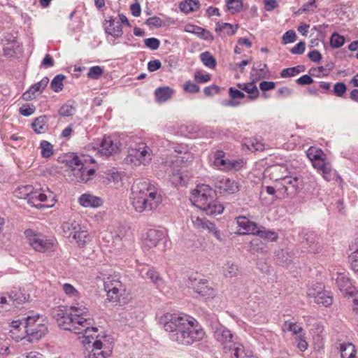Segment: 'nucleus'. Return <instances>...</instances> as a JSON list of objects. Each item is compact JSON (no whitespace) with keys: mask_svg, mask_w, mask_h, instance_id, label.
<instances>
[{"mask_svg":"<svg viewBox=\"0 0 358 358\" xmlns=\"http://www.w3.org/2000/svg\"><path fill=\"white\" fill-rule=\"evenodd\" d=\"M191 287L195 292H196L201 297L208 299H213L215 296L214 289L209 285L208 282L206 279H192Z\"/></svg>","mask_w":358,"mask_h":358,"instance_id":"10","label":"nucleus"},{"mask_svg":"<svg viewBox=\"0 0 358 358\" xmlns=\"http://www.w3.org/2000/svg\"><path fill=\"white\" fill-rule=\"evenodd\" d=\"M152 156L151 149L145 143L141 142L129 149L125 160L134 166H145L151 162Z\"/></svg>","mask_w":358,"mask_h":358,"instance_id":"6","label":"nucleus"},{"mask_svg":"<svg viewBox=\"0 0 358 358\" xmlns=\"http://www.w3.org/2000/svg\"><path fill=\"white\" fill-rule=\"evenodd\" d=\"M33 189L34 188L31 185L22 186L16 189L14 192V194L16 197L19 199H27L29 201V199Z\"/></svg>","mask_w":358,"mask_h":358,"instance_id":"41","label":"nucleus"},{"mask_svg":"<svg viewBox=\"0 0 358 358\" xmlns=\"http://www.w3.org/2000/svg\"><path fill=\"white\" fill-rule=\"evenodd\" d=\"M307 157L309 158V159L311 162H313L314 160L318 159L322 157L324 155L323 152L321 149L315 148V147H310L307 152H306Z\"/></svg>","mask_w":358,"mask_h":358,"instance_id":"52","label":"nucleus"},{"mask_svg":"<svg viewBox=\"0 0 358 358\" xmlns=\"http://www.w3.org/2000/svg\"><path fill=\"white\" fill-rule=\"evenodd\" d=\"M80 227L81 226L79 222L76 220L64 222L62 224L63 232L69 236L76 234Z\"/></svg>","mask_w":358,"mask_h":358,"instance_id":"32","label":"nucleus"},{"mask_svg":"<svg viewBox=\"0 0 358 358\" xmlns=\"http://www.w3.org/2000/svg\"><path fill=\"white\" fill-rule=\"evenodd\" d=\"M222 272L224 275L229 278L237 277L241 273L238 265L230 261L224 264Z\"/></svg>","mask_w":358,"mask_h":358,"instance_id":"30","label":"nucleus"},{"mask_svg":"<svg viewBox=\"0 0 358 358\" xmlns=\"http://www.w3.org/2000/svg\"><path fill=\"white\" fill-rule=\"evenodd\" d=\"M62 289L70 297L78 296L79 294L78 291L69 283H64L62 285Z\"/></svg>","mask_w":358,"mask_h":358,"instance_id":"60","label":"nucleus"},{"mask_svg":"<svg viewBox=\"0 0 358 358\" xmlns=\"http://www.w3.org/2000/svg\"><path fill=\"white\" fill-rule=\"evenodd\" d=\"M184 30L186 32L194 34L206 41H213L214 38L210 31L196 25L188 24L185 27Z\"/></svg>","mask_w":358,"mask_h":358,"instance_id":"24","label":"nucleus"},{"mask_svg":"<svg viewBox=\"0 0 358 358\" xmlns=\"http://www.w3.org/2000/svg\"><path fill=\"white\" fill-rule=\"evenodd\" d=\"M102 342L96 340L94 342V348L92 350V353L90 355V358H107L110 356L111 351L110 350L103 351L101 350Z\"/></svg>","mask_w":358,"mask_h":358,"instance_id":"29","label":"nucleus"},{"mask_svg":"<svg viewBox=\"0 0 358 358\" xmlns=\"http://www.w3.org/2000/svg\"><path fill=\"white\" fill-rule=\"evenodd\" d=\"M78 203L84 208H98L103 204V199L90 193H85L78 198Z\"/></svg>","mask_w":358,"mask_h":358,"instance_id":"22","label":"nucleus"},{"mask_svg":"<svg viewBox=\"0 0 358 358\" xmlns=\"http://www.w3.org/2000/svg\"><path fill=\"white\" fill-rule=\"evenodd\" d=\"M159 322L169 333L170 338L179 344L192 345L204 336V331L198 322L186 314L166 313L159 317Z\"/></svg>","mask_w":358,"mask_h":358,"instance_id":"1","label":"nucleus"},{"mask_svg":"<svg viewBox=\"0 0 358 358\" xmlns=\"http://www.w3.org/2000/svg\"><path fill=\"white\" fill-rule=\"evenodd\" d=\"M271 173L273 177H275V180H284L287 177L288 170L284 166L275 165L271 167Z\"/></svg>","mask_w":358,"mask_h":358,"instance_id":"44","label":"nucleus"},{"mask_svg":"<svg viewBox=\"0 0 358 358\" xmlns=\"http://www.w3.org/2000/svg\"><path fill=\"white\" fill-rule=\"evenodd\" d=\"M341 358H353L357 356L355 346L350 342H344L339 345Z\"/></svg>","mask_w":358,"mask_h":358,"instance_id":"27","label":"nucleus"},{"mask_svg":"<svg viewBox=\"0 0 358 358\" xmlns=\"http://www.w3.org/2000/svg\"><path fill=\"white\" fill-rule=\"evenodd\" d=\"M92 324H87V328L85 330H81L80 332H73L74 334H83L85 337L84 343H90L92 342L91 338H94V336H96V333L98 331V329L96 327H92Z\"/></svg>","mask_w":358,"mask_h":358,"instance_id":"40","label":"nucleus"},{"mask_svg":"<svg viewBox=\"0 0 358 358\" xmlns=\"http://www.w3.org/2000/svg\"><path fill=\"white\" fill-rule=\"evenodd\" d=\"M214 337L223 347L225 352L233 353L241 343L236 341L234 336L225 327L218 324L214 328Z\"/></svg>","mask_w":358,"mask_h":358,"instance_id":"8","label":"nucleus"},{"mask_svg":"<svg viewBox=\"0 0 358 358\" xmlns=\"http://www.w3.org/2000/svg\"><path fill=\"white\" fill-rule=\"evenodd\" d=\"M305 71V67L303 65H298L294 67L287 68L282 70L280 76L282 78H288L295 76L299 74L301 72Z\"/></svg>","mask_w":358,"mask_h":358,"instance_id":"43","label":"nucleus"},{"mask_svg":"<svg viewBox=\"0 0 358 358\" xmlns=\"http://www.w3.org/2000/svg\"><path fill=\"white\" fill-rule=\"evenodd\" d=\"M103 73V69L99 66H94L89 69L87 76L92 79H98Z\"/></svg>","mask_w":358,"mask_h":358,"instance_id":"56","label":"nucleus"},{"mask_svg":"<svg viewBox=\"0 0 358 358\" xmlns=\"http://www.w3.org/2000/svg\"><path fill=\"white\" fill-rule=\"evenodd\" d=\"M232 354L235 358H257L253 355L251 351H246L242 344L241 346L236 347Z\"/></svg>","mask_w":358,"mask_h":358,"instance_id":"49","label":"nucleus"},{"mask_svg":"<svg viewBox=\"0 0 358 358\" xmlns=\"http://www.w3.org/2000/svg\"><path fill=\"white\" fill-rule=\"evenodd\" d=\"M104 289H110L113 287H122V284L117 275H110L103 279Z\"/></svg>","mask_w":358,"mask_h":358,"instance_id":"48","label":"nucleus"},{"mask_svg":"<svg viewBox=\"0 0 358 358\" xmlns=\"http://www.w3.org/2000/svg\"><path fill=\"white\" fill-rule=\"evenodd\" d=\"M41 155L44 158H49L51 157L53 152V147L50 143L46 141H42L41 143Z\"/></svg>","mask_w":358,"mask_h":358,"instance_id":"50","label":"nucleus"},{"mask_svg":"<svg viewBox=\"0 0 358 358\" xmlns=\"http://www.w3.org/2000/svg\"><path fill=\"white\" fill-rule=\"evenodd\" d=\"M275 259L282 266H288L292 262V255L287 250L280 249L275 252Z\"/></svg>","mask_w":358,"mask_h":358,"instance_id":"31","label":"nucleus"},{"mask_svg":"<svg viewBox=\"0 0 358 358\" xmlns=\"http://www.w3.org/2000/svg\"><path fill=\"white\" fill-rule=\"evenodd\" d=\"M108 22L109 25L105 28L106 33L116 38L120 37L122 35L121 24L115 20H110Z\"/></svg>","mask_w":358,"mask_h":358,"instance_id":"34","label":"nucleus"},{"mask_svg":"<svg viewBox=\"0 0 358 358\" xmlns=\"http://www.w3.org/2000/svg\"><path fill=\"white\" fill-rule=\"evenodd\" d=\"M255 235L258 236L261 238L267 239L271 241H276L278 238V234L275 231L266 230L265 227L262 226L258 227Z\"/></svg>","mask_w":358,"mask_h":358,"instance_id":"35","label":"nucleus"},{"mask_svg":"<svg viewBox=\"0 0 358 358\" xmlns=\"http://www.w3.org/2000/svg\"><path fill=\"white\" fill-rule=\"evenodd\" d=\"M107 292L108 299L112 301H118L122 292L124 291L123 286L115 287L110 289H105Z\"/></svg>","mask_w":358,"mask_h":358,"instance_id":"45","label":"nucleus"},{"mask_svg":"<svg viewBox=\"0 0 358 358\" xmlns=\"http://www.w3.org/2000/svg\"><path fill=\"white\" fill-rule=\"evenodd\" d=\"M9 299L10 301H12L13 302H16L17 303H21L22 302H24L27 300V296L23 294L22 292H11L9 295Z\"/></svg>","mask_w":358,"mask_h":358,"instance_id":"62","label":"nucleus"},{"mask_svg":"<svg viewBox=\"0 0 358 358\" xmlns=\"http://www.w3.org/2000/svg\"><path fill=\"white\" fill-rule=\"evenodd\" d=\"M338 97L346 98L348 96L354 101H358V91H333Z\"/></svg>","mask_w":358,"mask_h":358,"instance_id":"54","label":"nucleus"},{"mask_svg":"<svg viewBox=\"0 0 358 358\" xmlns=\"http://www.w3.org/2000/svg\"><path fill=\"white\" fill-rule=\"evenodd\" d=\"M308 296L314 299V302L318 305L328 307L333 303V296L330 292L322 289L320 287L317 290L314 287H310L307 292Z\"/></svg>","mask_w":358,"mask_h":358,"instance_id":"11","label":"nucleus"},{"mask_svg":"<svg viewBox=\"0 0 358 358\" xmlns=\"http://www.w3.org/2000/svg\"><path fill=\"white\" fill-rule=\"evenodd\" d=\"M246 145L251 151H259L264 149V145L256 139L248 141Z\"/></svg>","mask_w":358,"mask_h":358,"instance_id":"63","label":"nucleus"},{"mask_svg":"<svg viewBox=\"0 0 358 358\" xmlns=\"http://www.w3.org/2000/svg\"><path fill=\"white\" fill-rule=\"evenodd\" d=\"M190 201L207 215L221 214L224 210L222 205L215 201L213 189L206 185H198L193 190Z\"/></svg>","mask_w":358,"mask_h":358,"instance_id":"3","label":"nucleus"},{"mask_svg":"<svg viewBox=\"0 0 358 358\" xmlns=\"http://www.w3.org/2000/svg\"><path fill=\"white\" fill-rule=\"evenodd\" d=\"M282 328L283 331H290L295 336V337H298L299 335L303 334V328L296 323L292 322H285Z\"/></svg>","mask_w":358,"mask_h":358,"instance_id":"36","label":"nucleus"},{"mask_svg":"<svg viewBox=\"0 0 358 358\" xmlns=\"http://www.w3.org/2000/svg\"><path fill=\"white\" fill-rule=\"evenodd\" d=\"M238 25H236L235 29L231 24L227 22H217L216 24L215 31L221 34L222 31L227 35H233L235 34L236 30L238 29Z\"/></svg>","mask_w":358,"mask_h":358,"instance_id":"37","label":"nucleus"},{"mask_svg":"<svg viewBox=\"0 0 358 358\" xmlns=\"http://www.w3.org/2000/svg\"><path fill=\"white\" fill-rule=\"evenodd\" d=\"M192 222L194 227L196 229H206L209 232H211L217 240H222L220 231L217 229L213 223L207 220L206 218H201L199 217H192Z\"/></svg>","mask_w":358,"mask_h":358,"instance_id":"17","label":"nucleus"},{"mask_svg":"<svg viewBox=\"0 0 358 358\" xmlns=\"http://www.w3.org/2000/svg\"><path fill=\"white\" fill-rule=\"evenodd\" d=\"M215 192L219 194H234L239 191L237 182L227 178H218L215 182Z\"/></svg>","mask_w":358,"mask_h":358,"instance_id":"14","label":"nucleus"},{"mask_svg":"<svg viewBox=\"0 0 358 358\" xmlns=\"http://www.w3.org/2000/svg\"><path fill=\"white\" fill-rule=\"evenodd\" d=\"M65 78L66 77L62 74L57 75L50 83L52 90H62L64 87L63 81Z\"/></svg>","mask_w":358,"mask_h":358,"instance_id":"53","label":"nucleus"},{"mask_svg":"<svg viewBox=\"0 0 358 358\" xmlns=\"http://www.w3.org/2000/svg\"><path fill=\"white\" fill-rule=\"evenodd\" d=\"M52 315L62 329L70 331L75 329L71 325L73 320L69 317V310H66L64 307H57L52 310Z\"/></svg>","mask_w":358,"mask_h":358,"instance_id":"12","label":"nucleus"},{"mask_svg":"<svg viewBox=\"0 0 358 358\" xmlns=\"http://www.w3.org/2000/svg\"><path fill=\"white\" fill-rule=\"evenodd\" d=\"M237 224L239 227V229L242 230V231L240 232L241 234L255 235L256 231L259 227L255 222L249 220L244 216H240L237 217Z\"/></svg>","mask_w":358,"mask_h":358,"instance_id":"23","label":"nucleus"},{"mask_svg":"<svg viewBox=\"0 0 358 358\" xmlns=\"http://www.w3.org/2000/svg\"><path fill=\"white\" fill-rule=\"evenodd\" d=\"M180 10L185 13L196 11L200 8V3L198 0H185L180 3Z\"/></svg>","mask_w":358,"mask_h":358,"instance_id":"33","label":"nucleus"},{"mask_svg":"<svg viewBox=\"0 0 358 358\" xmlns=\"http://www.w3.org/2000/svg\"><path fill=\"white\" fill-rule=\"evenodd\" d=\"M18 47L15 38L10 34L4 36L0 41V53L7 57L15 55V49Z\"/></svg>","mask_w":358,"mask_h":358,"instance_id":"13","label":"nucleus"},{"mask_svg":"<svg viewBox=\"0 0 358 358\" xmlns=\"http://www.w3.org/2000/svg\"><path fill=\"white\" fill-rule=\"evenodd\" d=\"M145 275L142 274L143 278H149L151 282L156 286L159 287L163 283V279L159 274V273L154 268H149L145 273Z\"/></svg>","mask_w":358,"mask_h":358,"instance_id":"38","label":"nucleus"},{"mask_svg":"<svg viewBox=\"0 0 358 358\" xmlns=\"http://www.w3.org/2000/svg\"><path fill=\"white\" fill-rule=\"evenodd\" d=\"M227 9L232 13H239L243 8L242 0H226Z\"/></svg>","mask_w":358,"mask_h":358,"instance_id":"47","label":"nucleus"},{"mask_svg":"<svg viewBox=\"0 0 358 358\" xmlns=\"http://www.w3.org/2000/svg\"><path fill=\"white\" fill-rule=\"evenodd\" d=\"M52 197V194L50 192L49 195H47L40 191H32L31 196L29 199L28 203L30 204L32 206H34L37 208H43V207H50L53 206V203H46V204H41V202H46L48 201L49 198Z\"/></svg>","mask_w":358,"mask_h":358,"instance_id":"18","label":"nucleus"},{"mask_svg":"<svg viewBox=\"0 0 358 358\" xmlns=\"http://www.w3.org/2000/svg\"><path fill=\"white\" fill-rule=\"evenodd\" d=\"M173 91H155V99L159 103H163L171 98Z\"/></svg>","mask_w":358,"mask_h":358,"instance_id":"55","label":"nucleus"},{"mask_svg":"<svg viewBox=\"0 0 358 358\" xmlns=\"http://www.w3.org/2000/svg\"><path fill=\"white\" fill-rule=\"evenodd\" d=\"M24 329L30 342L41 338L48 331L45 317L38 313H31L24 318Z\"/></svg>","mask_w":358,"mask_h":358,"instance_id":"4","label":"nucleus"},{"mask_svg":"<svg viewBox=\"0 0 358 358\" xmlns=\"http://www.w3.org/2000/svg\"><path fill=\"white\" fill-rule=\"evenodd\" d=\"M72 163L76 166L72 169L73 174L75 176L77 182H87L89 177L87 174V168L85 166L83 162L78 157H73Z\"/></svg>","mask_w":358,"mask_h":358,"instance_id":"19","label":"nucleus"},{"mask_svg":"<svg viewBox=\"0 0 358 358\" xmlns=\"http://www.w3.org/2000/svg\"><path fill=\"white\" fill-rule=\"evenodd\" d=\"M230 99L225 100L222 102L224 106H236L238 102L234 101L236 99H242L245 96L241 91H229Z\"/></svg>","mask_w":358,"mask_h":358,"instance_id":"46","label":"nucleus"},{"mask_svg":"<svg viewBox=\"0 0 358 358\" xmlns=\"http://www.w3.org/2000/svg\"><path fill=\"white\" fill-rule=\"evenodd\" d=\"M164 232L162 230L150 229L145 234L143 239L144 244L149 248L156 247L164 238Z\"/></svg>","mask_w":358,"mask_h":358,"instance_id":"21","label":"nucleus"},{"mask_svg":"<svg viewBox=\"0 0 358 358\" xmlns=\"http://www.w3.org/2000/svg\"><path fill=\"white\" fill-rule=\"evenodd\" d=\"M336 283L338 288L343 292L349 293L351 289L352 284L345 273L338 272L336 278Z\"/></svg>","mask_w":358,"mask_h":358,"instance_id":"26","label":"nucleus"},{"mask_svg":"<svg viewBox=\"0 0 358 358\" xmlns=\"http://www.w3.org/2000/svg\"><path fill=\"white\" fill-rule=\"evenodd\" d=\"M200 59L204 66L210 69H214L217 62L215 58L210 52H203L200 55Z\"/></svg>","mask_w":358,"mask_h":358,"instance_id":"42","label":"nucleus"},{"mask_svg":"<svg viewBox=\"0 0 358 358\" xmlns=\"http://www.w3.org/2000/svg\"><path fill=\"white\" fill-rule=\"evenodd\" d=\"M296 33L294 30H289L286 31L282 38V43L283 44H287L290 43H293L296 40Z\"/></svg>","mask_w":358,"mask_h":358,"instance_id":"64","label":"nucleus"},{"mask_svg":"<svg viewBox=\"0 0 358 358\" xmlns=\"http://www.w3.org/2000/svg\"><path fill=\"white\" fill-rule=\"evenodd\" d=\"M73 238L76 241L78 246L83 247L87 241H90L89 234L87 231L82 227L73 235Z\"/></svg>","mask_w":358,"mask_h":358,"instance_id":"39","label":"nucleus"},{"mask_svg":"<svg viewBox=\"0 0 358 358\" xmlns=\"http://www.w3.org/2000/svg\"><path fill=\"white\" fill-rule=\"evenodd\" d=\"M303 188L302 180L297 177H287L283 180L282 187L278 189L279 192L283 190L282 196L292 197L296 195Z\"/></svg>","mask_w":358,"mask_h":358,"instance_id":"9","label":"nucleus"},{"mask_svg":"<svg viewBox=\"0 0 358 358\" xmlns=\"http://www.w3.org/2000/svg\"><path fill=\"white\" fill-rule=\"evenodd\" d=\"M261 66L262 64H259L258 69L255 66L252 68L251 71V76L253 78L252 81L244 84V87L241 90H258L255 82L260 78H263L265 74L264 68H261Z\"/></svg>","mask_w":358,"mask_h":358,"instance_id":"25","label":"nucleus"},{"mask_svg":"<svg viewBox=\"0 0 358 358\" xmlns=\"http://www.w3.org/2000/svg\"><path fill=\"white\" fill-rule=\"evenodd\" d=\"M175 152L177 153L176 155L173 157H171L170 159H167L166 161V164H169V166H173V170L176 172L179 171L178 167L183 164H187L189 162H192L194 159L193 155L186 150H175Z\"/></svg>","mask_w":358,"mask_h":358,"instance_id":"15","label":"nucleus"},{"mask_svg":"<svg viewBox=\"0 0 358 358\" xmlns=\"http://www.w3.org/2000/svg\"><path fill=\"white\" fill-rule=\"evenodd\" d=\"M47 123V117L45 115H41L34 120V122L31 124V127L36 134H44L48 128Z\"/></svg>","mask_w":358,"mask_h":358,"instance_id":"28","label":"nucleus"},{"mask_svg":"<svg viewBox=\"0 0 358 358\" xmlns=\"http://www.w3.org/2000/svg\"><path fill=\"white\" fill-rule=\"evenodd\" d=\"M213 164L222 171H229L240 170L243 166L244 162L243 159L230 160L223 159L220 161H214Z\"/></svg>","mask_w":358,"mask_h":358,"instance_id":"20","label":"nucleus"},{"mask_svg":"<svg viewBox=\"0 0 358 358\" xmlns=\"http://www.w3.org/2000/svg\"><path fill=\"white\" fill-rule=\"evenodd\" d=\"M351 268L358 273V248L349 256Z\"/></svg>","mask_w":358,"mask_h":358,"instance_id":"61","label":"nucleus"},{"mask_svg":"<svg viewBox=\"0 0 358 358\" xmlns=\"http://www.w3.org/2000/svg\"><path fill=\"white\" fill-rule=\"evenodd\" d=\"M74 108L71 104L66 103L63 105L59 110V114L63 117H69L73 115Z\"/></svg>","mask_w":358,"mask_h":358,"instance_id":"59","label":"nucleus"},{"mask_svg":"<svg viewBox=\"0 0 358 358\" xmlns=\"http://www.w3.org/2000/svg\"><path fill=\"white\" fill-rule=\"evenodd\" d=\"M345 43V38L343 36L334 33L330 38L331 46L334 48H338L341 47Z\"/></svg>","mask_w":358,"mask_h":358,"instance_id":"51","label":"nucleus"},{"mask_svg":"<svg viewBox=\"0 0 358 358\" xmlns=\"http://www.w3.org/2000/svg\"><path fill=\"white\" fill-rule=\"evenodd\" d=\"M87 308L83 306H72L69 309V317L72 319V327L74 330L71 332H80L87 328V324H92V320L87 317Z\"/></svg>","mask_w":358,"mask_h":358,"instance_id":"7","label":"nucleus"},{"mask_svg":"<svg viewBox=\"0 0 358 358\" xmlns=\"http://www.w3.org/2000/svg\"><path fill=\"white\" fill-rule=\"evenodd\" d=\"M131 199L132 205L138 213L156 209L162 201L160 194L148 181L136 180L131 187Z\"/></svg>","mask_w":358,"mask_h":358,"instance_id":"2","label":"nucleus"},{"mask_svg":"<svg viewBox=\"0 0 358 358\" xmlns=\"http://www.w3.org/2000/svg\"><path fill=\"white\" fill-rule=\"evenodd\" d=\"M24 235L28 244L36 252H48L55 250L57 243L45 235L31 229L25 230Z\"/></svg>","mask_w":358,"mask_h":358,"instance_id":"5","label":"nucleus"},{"mask_svg":"<svg viewBox=\"0 0 358 358\" xmlns=\"http://www.w3.org/2000/svg\"><path fill=\"white\" fill-rule=\"evenodd\" d=\"M119 147L118 141H113L110 136H104L99 144V152L101 155L109 157L116 154Z\"/></svg>","mask_w":358,"mask_h":358,"instance_id":"16","label":"nucleus"},{"mask_svg":"<svg viewBox=\"0 0 358 358\" xmlns=\"http://www.w3.org/2000/svg\"><path fill=\"white\" fill-rule=\"evenodd\" d=\"M317 7L316 0H309L299 9L298 13H303L313 11Z\"/></svg>","mask_w":358,"mask_h":358,"instance_id":"58","label":"nucleus"},{"mask_svg":"<svg viewBox=\"0 0 358 358\" xmlns=\"http://www.w3.org/2000/svg\"><path fill=\"white\" fill-rule=\"evenodd\" d=\"M145 45L152 50H156L159 48L160 45V41L157 38H145L144 40Z\"/></svg>","mask_w":358,"mask_h":358,"instance_id":"57","label":"nucleus"}]
</instances>
